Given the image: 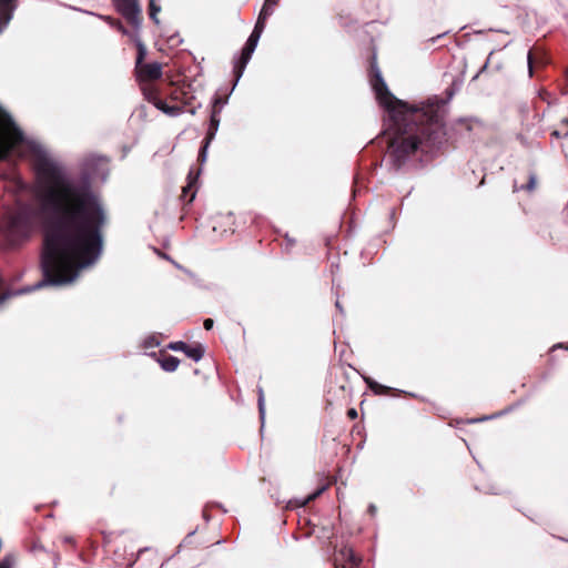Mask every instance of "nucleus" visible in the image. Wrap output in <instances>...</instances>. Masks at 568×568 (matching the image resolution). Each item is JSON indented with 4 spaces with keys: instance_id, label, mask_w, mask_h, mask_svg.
Instances as JSON below:
<instances>
[{
    "instance_id": "nucleus-27",
    "label": "nucleus",
    "mask_w": 568,
    "mask_h": 568,
    "mask_svg": "<svg viewBox=\"0 0 568 568\" xmlns=\"http://www.w3.org/2000/svg\"><path fill=\"white\" fill-rule=\"evenodd\" d=\"M258 410H260L261 416H263L264 415V393H263L262 388H260V390H258Z\"/></svg>"
},
{
    "instance_id": "nucleus-42",
    "label": "nucleus",
    "mask_w": 568,
    "mask_h": 568,
    "mask_svg": "<svg viewBox=\"0 0 568 568\" xmlns=\"http://www.w3.org/2000/svg\"><path fill=\"white\" fill-rule=\"evenodd\" d=\"M336 306H337L338 308H342V305H339V303H338V302H336Z\"/></svg>"
},
{
    "instance_id": "nucleus-35",
    "label": "nucleus",
    "mask_w": 568,
    "mask_h": 568,
    "mask_svg": "<svg viewBox=\"0 0 568 568\" xmlns=\"http://www.w3.org/2000/svg\"><path fill=\"white\" fill-rule=\"evenodd\" d=\"M555 347H559V348H564V349L568 351V343H560V344L556 345Z\"/></svg>"
},
{
    "instance_id": "nucleus-36",
    "label": "nucleus",
    "mask_w": 568,
    "mask_h": 568,
    "mask_svg": "<svg viewBox=\"0 0 568 568\" xmlns=\"http://www.w3.org/2000/svg\"><path fill=\"white\" fill-rule=\"evenodd\" d=\"M6 298H7V295H6V294L1 295V296H0V304H2V303L4 302V300H6Z\"/></svg>"
},
{
    "instance_id": "nucleus-7",
    "label": "nucleus",
    "mask_w": 568,
    "mask_h": 568,
    "mask_svg": "<svg viewBox=\"0 0 568 568\" xmlns=\"http://www.w3.org/2000/svg\"><path fill=\"white\" fill-rule=\"evenodd\" d=\"M112 2L128 23L138 30L141 24V7L138 0H112Z\"/></svg>"
},
{
    "instance_id": "nucleus-1",
    "label": "nucleus",
    "mask_w": 568,
    "mask_h": 568,
    "mask_svg": "<svg viewBox=\"0 0 568 568\" xmlns=\"http://www.w3.org/2000/svg\"><path fill=\"white\" fill-rule=\"evenodd\" d=\"M22 155L32 166L42 191L45 227L41 266L50 284L73 281L103 247L106 210L92 190L74 184L42 144H0V161Z\"/></svg>"
},
{
    "instance_id": "nucleus-11",
    "label": "nucleus",
    "mask_w": 568,
    "mask_h": 568,
    "mask_svg": "<svg viewBox=\"0 0 568 568\" xmlns=\"http://www.w3.org/2000/svg\"><path fill=\"white\" fill-rule=\"evenodd\" d=\"M359 558L355 555L352 548H343L335 557L336 568H355L359 564Z\"/></svg>"
},
{
    "instance_id": "nucleus-4",
    "label": "nucleus",
    "mask_w": 568,
    "mask_h": 568,
    "mask_svg": "<svg viewBox=\"0 0 568 568\" xmlns=\"http://www.w3.org/2000/svg\"><path fill=\"white\" fill-rule=\"evenodd\" d=\"M383 160L398 170L418 152L420 144H386Z\"/></svg>"
},
{
    "instance_id": "nucleus-40",
    "label": "nucleus",
    "mask_w": 568,
    "mask_h": 568,
    "mask_svg": "<svg viewBox=\"0 0 568 568\" xmlns=\"http://www.w3.org/2000/svg\"><path fill=\"white\" fill-rule=\"evenodd\" d=\"M272 4L275 6L277 3V0H271Z\"/></svg>"
},
{
    "instance_id": "nucleus-13",
    "label": "nucleus",
    "mask_w": 568,
    "mask_h": 568,
    "mask_svg": "<svg viewBox=\"0 0 568 568\" xmlns=\"http://www.w3.org/2000/svg\"><path fill=\"white\" fill-rule=\"evenodd\" d=\"M200 174V170L194 171L193 169L190 170L187 174V184L182 187V197L185 199L189 196L187 203H191L196 194L195 184L197 182V178Z\"/></svg>"
},
{
    "instance_id": "nucleus-5",
    "label": "nucleus",
    "mask_w": 568,
    "mask_h": 568,
    "mask_svg": "<svg viewBox=\"0 0 568 568\" xmlns=\"http://www.w3.org/2000/svg\"><path fill=\"white\" fill-rule=\"evenodd\" d=\"M261 38V34L257 32H253L250 34L248 39L246 40L241 53L234 58V67H233V75H234V84L233 89L242 78L245 68L247 63L250 62L256 47L258 43V40Z\"/></svg>"
},
{
    "instance_id": "nucleus-34",
    "label": "nucleus",
    "mask_w": 568,
    "mask_h": 568,
    "mask_svg": "<svg viewBox=\"0 0 568 568\" xmlns=\"http://www.w3.org/2000/svg\"><path fill=\"white\" fill-rule=\"evenodd\" d=\"M446 93H447V101H449L453 98L455 92L453 89H447Z\"/></svg>"
},
{
    "instance_id": "nucleus-24",
    "label": "nucleus",
    "mask_w": 568,
    "mask_h": 568,
    "mask_svg": "<svg viewBox=\"0 0 568 568\" xmlns=\"http://www.w3.org/2000/svg\"><path fill=\"white\" fill-rule=\"evenodd\" d=\"M144 54H145V51H144V48L143 45L140 43L139 44V52H138V57H136V64H135V70L138 68H140L141 65H143L144 63L142 62L143 59H144Z\"/></svg>"
},
{
    "instance_id": "nucleus-30",
    "label": "nucleus",
    "mask_w": 568,
    "mask_h": 568,
    "mask_svg": "<svg viewBox=\"0 0 568 568\" xmlns=\"http://www.w3.org/2000/svg\"><path fill=\"white\" fill-rule=\"evenodd\" d=\"M358 416L357 410L355 408H349L347 410V417L352 420L356 419Z\"/></svg>"
},
{
    "instance_id": "nucleus-38",
    "label": "nucleus",
    "mask_w": 568,
    "mask_h": 568,
    "mask_svg": "<svg viewBox=\"0 0 568 568\" xmlns=\"http://www.w3.org/2000/svg\"><path fill=\"white\" fill-rule=\"evenodd\" d=\"M487 63H488V62H486V63L483 65V68L480 69V71H479V72H483V71L487 68Z\"/></svg>"
},
{
    "instance_id": "nucleus-29",
    "label": "nucleus",
    "mask_w": 568,
    "mask_h": 568,
    "mask_svg": "<svg viewBox=\"0 0 568 568\" xmlns=\"http://www.w3.org/2000/svg\"><path fill=\"white\" fill-rule=\"evenodd\" d=\"M527 61H528V71H529V75L531 77V75H532V72H534V68H532V54H531V52H530V51L528 52Z\"/></svg>"
},
{
    "instance_id": "nucleus-9",
    "label": "nucleus",
    "mask_w": 568,
    "mask_h": 568,
    "mask_svg": "<svg viewBox=\"0 0 568 568\" xmlns=\"http://www.w3.org/2000/svg\"><path fill=\"white\" fill-rule=\"evenodd\" d=\"M135 71L141 82L158 80L162 77V65L159 62L144 63Z\"/></svg>"
},
{
    "instance_id": "nucleus-20",
    "label": "nucleus",
    "mask_w": 568,
    "mask_h": 568,
    "mask_svg": "<svg viewBox=\"0 0 568 568\" xmlns=\"http://www.w3.org/2000/svg\"><path fill=\"white\" fill-rule=\"evenodd\" d=\"M102 20H104L106 23H109L112 28H115L123 34H128V30L123 27L122 22L120 20L113 19L110 16H99Z\"/></svg>"
},
{
    "instance_id": "nucleus-31",
    "label": "nucleus",
    "mask_w": 568,
    "mask_h": 568,
    "mask_svg": "<svg viewBox=\"0 0 568 568\" xmlns=\"http://www.w3.org/2000/svg\"><path fill=\"white\" fill-rule=\"evenodd\" d=\"M214 325V322L212 318H205L203 322V326L206 331L211 329Z\"/></svg>"
},
{
    "instance_id": "nucleus-19",
    "label": "nucleus",
    "mask_w": 568,
    "mask_h": 568,
    "mask_svg": "<svg viewBox=\"0 0 568 568\" xmlns=\"http://www.w3.org/2000/svg\"><path fill=\"white\" fill-rule=\"evenodd\" d=\"M142 92L144 98L153 103V105L156 108V101H161L162 99L159 98L158 91L155 88L146 84L142 87Z\"/></svg>"
},
{
    "instance_id": "nucleus-17",
    "label": "nucleus",
    "mask_w": 568,
    "mask_h": 568,
    "mask_svg": "<svg viewBox=\"0 0 568 568\" xmlns=\"http://www.w3.org/2000/svg\"><path fill=\"white\" fill-rule=\"evenodd\" d=\"M156 109L161 110L163 113L170 116H178L183 112V106L173 104L169 105L165 101H156Z\"/></svg>"
},
{
    "instance_id": "nucleus-14",
    "label": "nucleus",
    "mask_w": 568,
    "mask_h": 568,
    "mask_svg": "<svg viewBox=\"0 0 568 568\" xmlns=\"http://www.w3.org/2000/svg\"><path fill=\"white\" fill-rule=\"evenodd\" d=\"M452 130L455 132V138L466 139V133L473 130V121L463 118L458 119L454 122Z\"/></svg>"
},
{
    "instance_id": "nucleus-33",
    "label": "nucleus",
    "mask_w": 568,
    "mask_h": 568,
    "mask_svg": "<svg viewBox=\"0 0 568 568\" xmlns=\"http://www.w3.org/2000/svg\"><path fill=\"white\" fill-rule=\"evenodd\" d=\"M214 138V132H209L206 138L202 141V142H206V143H210Z\"/></svg>"
},
{
    "instance_id": "nucleus-23",
    "label": "nucleus",
    "mask_w": 568,
    "mask_h": 568,
    "mask_svg": "<svg viewBox=\"0 0 568 568\" xmlns=\"http://www.w3.org/2000/svg\"><path fill=\"white\" fill-rule=\"evenodd\" d=\"M272 6L273 4H272L271 0H266L261 12H260L258 18L266 21V19L273 13Z\"/></svg>"
},
{
    "instance_id": "nucleus-16",
    "label": "nucleus",
    "mask_w": 568,
    "mask_h": 568,
    "mask_svg": "<svg viewBox=\"0 0 568 568\" xmlns=\"http://www.w3.org/2000/svg\"><path fill=\"white\" fill-rule=\"evenodd\" d=\"M158 361L165 372L176 371L180 364V359L178 357H174L163 352L160 353V357Z\"/></svg>"
},
{
    "instance_id": "nucleus-8",
    "label": "nucleus",
    "mask_w": 568,
    "mask_h": 568,
    "mask_svg": "<svg viewBox=\"0 0 568 568\" xmlns=\"http://www.w3.org/2000/svg\"><path fill=\"white\" fill-rule=\"evenodd\" d=\"M172 351L183 352L187 357L199 362L204 355V347L201 344L189 345L185 342H172L168 345Z\"/></svg>"
},
{
    "instance_id": "nucleus-32",
    "label": "nucleus",
    "mask_w": 568,
    "mask_h": 568,
    "mask_svg": "<svg viewBox=\"0 0 568 568\" xmlns=\"http://www.w3.org/2000/svg\"><path fill=\"white\" fill-rule=\"evenodd\" d=\"M63 544L73 546L75 544L74 538L72 536H64L62 538Z\"/></svg>"
},
{
    "instance_id": "nucleus-26",
    "label": "nucleus",
    "mask_w": 568,
    "mask_h": 568,
    "mask_svg": "<svg viewBox=\"0 0 568 568\" xmlns=\"http://www.w3.org/2000/svg\"><path fill=\"white\" fill-rule=\"evenodd\" d=\"M264 28H265V20L257 18V21L254 26L253 32H257L258 34L262 36Z\"/></svg>"
},
{
    "instance_id": "nucleus-25",
    "label": "nucleus",
    "mask_w": 568,
    "mask_h": 568,
    "mask_svg": "<svg viewBox=\"0 0 568 568\" xmlns=\"http://www.w3.org/2000/svg\"><path fill=\"white\" fill-rule=\"evenodd\" d=\"M210 144L207 143H204L203 146L200 149V152H199V158H197V161L200 162V164L202 165L205 160H206V151H207V146Z\"/></svg>"
},
{
    "instance_id": "nucleus-28",
    "label": "nucleus",
    "mask_w": 568,
    "mask_h": 568,
    "mask_svg": "<svg viewBox=\"0 0 568 568\" xmlns=\"http://www.w3.org/2000/svg\"><path fill=\"white\" fill-rule=\"evenodd\" d=\"M219 121H220V120H219V118H217L216 113H215V112H213V113H212V115H211V129L216 130V129H217V125H219Z\"/></svg>"
},
{
    "instance_id": "nucleus-6",
    "label": "nucleus",
    "mask_w": 568,
    "mask_h": 568,
    "mask_svg": "<svg viewBox=\"0 0 568 568\" xmlns=\"http://www.w3.org/2000/svg\"><path fill=\"white\" fill-rule=\"evenodd\" d=\"M0 142H31L12 116L0 106Z\"/></svg>"
},
{
    "instance_id": "nucleus-22",
    "label": "nucleus",
    "mask_w": 568,
    "mask_h": 568,
    "mask_svg": "<svg viewBox=\"0 0 568 568\" xmlns=\"http://www.w3.org/2000/svg\"><path fill=\"white\" fill-rule=\"evenodd\" d=\"M150 19L153 20L155 23H159L158 13L161 11V7L155 3V0H150Z\"/></svg>"
},
{
    "instance_id": "nucleus-12",
    "label": "nucleus",
    "mask_w": 568,
    "mask_h": 568,
    "mask_svg": "<svg viewBox=\"0 0 568 568\" xmlns=\"http://www.w3.org/2000/svg\"><path fill=\"white\" fill-rule=\"evenodd\" d=\"M14 9L16 0H0V33L12 19Z\"/></svg>"
},
{
    "instance_id": "nucleus-39",
    "label": "nucleus",
    "mask_w": 568,
    "mask_h": 568,
    "mask_svg": "<svg viewBox=\"0 0 568 568\" xmlns=\"http://www.w3.org/2000/svg\"><path fill=\"white\" fill-rule=\"evenodd\" d=\"M316 495H317V494H315V495H313V496H310V497H308V500L314 499V498L316 497Z\"/></svg>"
},
{
    "instance_id": "nucleus-10",
    "label": "nucleus",
    "mask_w": 568,
    "mask_h": 568,
    "mask_svg": "<svg viewBox=\"0 0 568 568\" xmlns=\"http://www.w3.org/2000/svg\"><path fill=\"white\" fill-rule=\"evenodd\" d=\"M365 382L368 386V388L375 394V395H379V396H392V397H397V396H400L403 394L406 395L405 392L400 390V389H397V388H393V387H389V386H385V385H382L379 384L378 382L374 381L373 378L371 377H367L365 378Z\"/></svg>"
},
{
    "instance_id": "nucleus-41",
    "label": "nucleus",
    "mask_w": 568,
    "mask_h": 568,
    "mask_svg": "<svg viewBox=\"0 0 568 568\" xmlns=\"http://www.w3.org/2000/svg\"><path fill=\"white\" fill-rule=\"evenodd\" d=\"M336 306H337L338 308H342V305H339V303H338V302H336Z\"/></svg>"
},
{
    "instance_id": "nucleus-37",
    "label": "nucleus",
    "mask_w": 568,
    "mask_h": 568,
    "mask_svg": "<svg viewBox=\"0 0 568 568\" xmlns=\"http://www.w3.org/2000/svg\"><path fill=\"white\" fill-rule=\"evenodd\" d=\"M551 134L556 138H559V132L557 130H555Z\"/></svg>"
},
{
    "instance_id": "nucleus-15",
    "label": "nucleus",
    "mask_w": 568,
    "mask_h": 568,
    "mask_svg": "<svg viewBox=\"0 0 568 568\" xmlns=\"http://www.w3.org/2000/svg\"><path fill=\"white\" fill-rule=\"evenodd\" d=\"M526 176H527V183L521 184L519 187L517 185H514V191L523 190L526 192H532L537 187V172L531 168H527L526 170Z\"/></svg>"
},
{
    "instance_id": "nucleus-2",
    "label": "nucleus",
    "mask_w": 568,
    "mask_h": 568,
    "mask_svg": "<svg viewBox=\"0 0 568 568\" xmlns=\"http://www.w3.org/2000/svg\"><path fill=\"white\" fill-rule=\"evenodd\" d=\"M369 83L377 101L388 112L385 142H442L446 135L443 112L447 101L432 97L418 105H409L398 100L388 90L375 57L371 62Z\"/></svg>"
},
{
    "instance_id": "nucleus-18",
    "label": "nucleus",
    "mask_w": 568,
    "mask_h": 568,
    "mask_svg": "<svg viewBox=\"0 0 568 568\" xmlns=\"http://www.w3.org/2000/svg\"><path fill=\"white\" fill-rule=\"evenodd\" d=\"M30 551L37 557V558H41V557H52L54 560L58 558V555L52 552V554H49L48 551H45V549L43 548V546L37 541H33L32 542V546L30 547Z\"/></svg>"
},
{
    "instance_id": "nucleus-21",
    "label": "nucleus",
    "mask_w": 568,
    "mask_h": 568,
    "mask_svg": "<svg viewBox=\"0 0 568 568\" xmlns=\"http://www.w3.org/2000/svg\"><path fill=\"white\" fill-rule=\"evenodd\" d=\"M16 556L13 554H7L0 560V568H14Z\"/></svg>"
},
{
    "instance_id": "nucleus-3",
    "label": "nucleus",
    "mask_w": 568,
    "mask_h": 568,
    "mask_svg": "<svg viewBox=\"0 0 568 568\" xmlns=\"http://www.w3.org/2000/svg\"><path fill=\"white\" fill-rule=\"evenodd\" d=\"M34 211L28 204L20 205L6 216L2 233L10 245L27 239L32 230Z\"/></svg>"
}]
</instances>
